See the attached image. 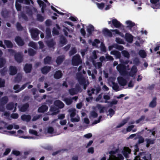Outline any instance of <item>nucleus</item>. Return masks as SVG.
<instances>
[{"label": "nucleus", "instance_id": "f257e3e1", "mask_svg": "<svg viewBox=\"0 0 160 160\" xmlns=\"http://www.w3.org/2000/svg\"><path fill=\"white\" fill-rule=\"evenodd\" d=\"M118 149H117L114 151H111L109 152L110 154L109 159L108 160H123L124 159L123 156L121 154L116 155V153L118 152Z\"/></svg>", "mask_w": 160, "mask_h": 160}, {"label": "nucleus", "instance_id": "f03ea898", "mask_svg": "<svg viewBox=\"0 0 160 160\" xmlns=\"http://www.w3.org/2000/svg\"><path fill=\"white\" fill-rule=\"evenodd\" d=\"M121 75L125 78H128L130 77L135 78L136 72V71H129L127 72V71H119Z\"/></svg>", "mask_w": 160, "mask_h": 160}, {"label": "nucleus", "instance_id": "7ed1b4c3", "mask_svg": "<svg viewBox=\"0 0 160 160\" xmlns=\"http://www.w3.org/2000/svg\"><path fill=\"white\" fill-rule=\"evenodd\" d=\"M82 63V61L79 54H76L72 57V63L73 66H78Z\"/></svg>", "mask_w": 160, "mask_h": 160}, {"label": "nucleus", "instance_id": "20e7f679", "mask_svg": "<svg viewBox=\"0 0 160 160\" xmlns=\"http://www.w3.org/2000/svg\"><path fill=\"white\" fill-rule=\"evenodd\" d=\"M30 32L32 38L34 40H37L38 39L40 31L38 29H32L30 30Z\"/></svg>", "mask_w": 160, "mask_h": 160}, {"label": "nucleus", "instance_id": "39448f33", "mask_svg": "<svg viewBox=\"0 0 160 160\" xmlns=\"http://www.w3.org/2000/svg\"><path fill=\"white\" fill-rule=\"evenodd\" d=\"M159 0H150L152 4L151 7L154 9L160 8V1Z\"/></svg>", "mask_w": 160, "mask_h": 160}, {"label": "nucleus", "instance_id": "423d86ee", "mask_svg": "<svg viewBox=\"0 0 160 160\" xmlns=\"http://www.w3.org/2000/svg\"><path fill=\"white\" fill-rule=\"evenodd\" d=\"M15 60L18 63L21 62L23 60V55L21 52H18L14 55Z\"/></svg>", "mask_w": 160, "mask_h": 160}, {"label": "nucleus", "instance_id": "0eeeda50", "mask_svg": "<svg viewBox=\"0 0 160 160\" xmlns=\"http://www.w3.org/2000/svg\"><path fill=\"white\" fill-rule=\"evenodd\" d=\"M143 154L144 155V153H142V154L140 156H136L134 160H141V158H143L144 160H148L151 159V155L150 154L148 153L145 156L143 157Z\"/></svg>", "mask_w": 160, "mask_h": 160}, {"label": "nucleus", "instance_id": "6e6552de", "mask_svg": "<svg viewBox=\"0 0 160 160\" xmlns=\"http://www.w3.org/2000/svg\"><path fill=\"white\" fill-rule=\"evenodd\" d=\"M15 41L18 46H22L24 45V41L20 36H16L15 38Z\"/></svg>", "mask_w": 160, "mask_h": 160}, {"label": "nucleus", "instance_id": "1a4fd4ad", "mask_svg": "<svg viewBox=\"0 0 160 160\" xmlns=\"http://www.w3.org/2000/svg\"><path fill=\"white\" fill-rule=\"evenodd\" d=\"M125 38L126 41L129 43H132L133 40V36L129 33H126Z\"/></svg>", "mask_w": 160, "mask_h": 160}, {"label": "nucleus", "instance_id": "9d476101", "mask_svg": "<svg viewBox=\"0 0 160 160\" xmlns=\"http://www.w3.org/2000/svg\"><path fill=\"white\" fill-rule=\"evenodd\" d=\"M45 43L49 48H53L56 44V42L52 39L46 41Z\"/></svg>", "mask_w": 160, "mask_h": 160}, {"label": "nucleus", "instance_id": "9b49d317", "mask_svg": "<svg viewBox=\"0 0 160 160\" xmlns=\"http://www.w3.org/2000/svg\"><path fill=\"white\" fill-rule=\"evenodd\" d=\"M131 152V150L128 148L124 147L122 152L125 157L127 158L128 155Z\"/></svg>", "mask_w": 160, "mask_h": 160}, {"label": "nucleus", "instance_id": "f8f14e48", "mask_svg": "<svg viewBox=\"0 0 160 160\" xmlns=\"http://www.w3.org/2000/svg\"><path fill=\"white\" fill-rule=\"evenodd\" d=\"M65 58V57L64 55H60L58 57L56 61V62L57 65H59L63 62Z\"/></svg>", "mask_w": 160, "mask_h": 160}, {"label": "nucleus", "instance_id": "ddd939ff", "mask_svg": "<svg viewBox=\"0 0 160 160\" xmlns=\"http://www.w3.org/2000/svg\"><path fill=\"white\" fill-rule=\"evenodd\" d=\"M78 98V97L76 96L71 98H65L63 100V101L65 102L66 104L69 105L72 103L73 100H74L75 101H76Z\"/></svg>", "mask_w": 160, "mask_h": 160}, {"label": "nucleus", "instance_id": "4468645a", "mask_svg": "<svg viewBox=\"0 0 160 160\" xmlns=\"http://www.w3.org/2000/svg\"><path fill=\"white\" fill-rule=\"evenodd\" d=\"M117 80L119 84L122 86L125 85L127 83L126 80L123 78L122 77H119L118 78Z\"/></svg>", "mask_w": 160, "mask_h": 160}, {"label": "nucleus", "instance_id": "2eb2a0df", "mask_svg": "<svg viewBox=\"0 0 160 160\" xmlns=\"http://www.w3.org/2000/svg\"><path fill=\"white\" fill-rule=\"evenodd\" d=\"M27 85V83L23 85L20 88H19V87L18 85H15L13 87V88L15 90H16L15 92H18L23 89L26 87Z\"/></svg>", "mask_w": 160, "mask_h": 160}, {"label": "nucleus", "instance_id": "dca6fc26", "mask_svg": "<svg viewBox=\"0 0 160 160\" xmlns=\"http://www.w3.org/2000/svg\"><path fill=\"white\" fill-rule=\"evenodd\" d=\"M112 23L113 26L116 28H120L122 25V24L116 19L112 20Z\"/></svg>", "mask_w": 160, "mask_h": 160}, {"label": "nucleus", "instance_id": "f3484780", "mask_svg": "<svg viewBox=\"0 0 160 160\" xmlns=\"http://www.w3.org/2000/svg\"><path fill=\"white\" fill-rule=\"evenodd\" d=\"M103 34L105 36L112 37V33L108 29L104 28L102 31Z\"/></svg>", "mask_w": 160, "mask_h": 160}, {"label": "nucleus", "instance_id": "a211bd4d", "mask_svg": "<svg viewBox=\"0 0 160 160\" xmlns=\"http://www.w3.org/2000/svg\"><path fill=\"white\" fill-rule=\"evenodd\" d=\"M109 82L110 84L112 85V88L114 90L116 91L120 90L117 84L115 83L113 81H111L110 79L109 80Z\"/></svg>", "mask_w": 160, "mask_h": 160}, {"label": "nucleus", "instance_id": "6ab92c4d", "mask_svg": "<svg viewBox=\"0 0 160 160\" xmlns=\"http://www.w3.org/2000/svg\"><path fill=\"white\" fill-rule=\"evenodd\" d=\"M54 104L55 106L60 108H63L64 105L63 103L59 100H57L55 101Z\"/></svg>", "mask_w": 160, "mask_h": 160}, {"label": "nucleus", "instance_id": "aec40b11", "mask_svg": "<svg viewBox=\"0 0 160 160\" xmlns=\"http://www.w3.org/2000/svg\"><path fill=\"white\" fill-rule=\"evenodd\" d=\"M87 31L89 35H90L92 34V32L94 31V27L92 25L89 24L87 28Z\"/></svg>", "mask_w": 160, "mask_h": 160}, {"label": "nucleus", "instance_id": "412c9836", "mask_svg": "<svg viewBox=\"0 0 160 160\" xmlns=\"http://www.w3.org/2000/svg\"><path fill=\"white\" fill-rule=\"evenodd\" d=\"M157 98L156 97H153L152 101L150 102L149 104V107L152 108H153L156 107L157 105Z\"/></svg>", "mask_w": 160, "mask_h": 160}, {"label": "nucleus", "instance_id": "4be33fe9", "mask_svg": "<svg viewBox=\"0 0 160 160\" xmlns=\"http://www.w3.org/2000/svg\"><path fill=\"white\" fill-rule=\"evenodd\" d=\"M100 90V87H98L96 89H92L91 90H89L88 91V95L90 96L92 95V93H94L95 92L96 94L98 93Z\"/></svg>", "mask_w": 160, "mask_h": 160}, {"label": "nucleus", "instance_id": "5701e85b", "mask_svg": "<svg viewBox=\"0 0 160 160\" xmlns=\"http://www.w3.org/2000/svg\"><path fill=\"white\" fill-rule=\"evenodd\" d=\"M4 42L7 48H13V44L10 41L5 40L4 41Z\"/></svg>", "mask_w": 160, "mask_h": 160}, {"label": "nucleus", "instance_id": "b1692460", "mask_svg": "<svg viewBox=\"0 0 160 160\" xmlns=\"http://www.w3.org/2000/svg\"><path fill=\"white\" fill-rule=\"evenodd\" d=\"M77 77L80 82L81 80L82 81L81 82L82 83L84 84V82H85V83H87L86 84L88 85V82L86 81V80L82 77V76L81 74H78L77 75Z\"/></svg>", "mask_w": 160, "mask_h": 160}, {"label": "nucleus", "instance_id": "393cba45", "mask_svg": "<svg viewBox=\"0 0 160 160\" xmlns=\"http://www.w3.org/2000/svg\"><path fill=\"white\" fill-rule=\"evenodd\" d=\"M92 62L93 66L96 69H99L102 66V62H96L95 61H93Z\"/></svg>", "mask_w": 160, "mask_h": 160}, {"label": "nucleus", "instance_id": "a878e982", "mask_svg": "<svg viewBox=\"0 0 160 160\" xmlns=\"http://www.w3.org/2000/svg\"><path fill=\"white\" fill-rule=\"evenodd\" d=\"M126 23L127 25V27L130 29H131L132 27L135 25V23L130 20L127 21Z\"/></svg>", "mask_w": 160, "mask_h": 160}, {"label": "nucleus", "instance_id": "bb28decb", "mask_svg": "<svg viewBox=\"0 0 160 160\" xmlns=\"http://www.w3.org/2000/svg\"><path fill=\"white\" fill-rule=\"evenodd\" d=\"M111 53L115 55L117 58L119 59L121 57L120 52L116 50H114L111 52Z\"/></svg>", "mask_w": 160, "mask_h": 160}, {"label": "nucleus", "instance_id": "cd10ccee", "mask_svg": "<svg viewBox=\"0 0 160 160\" xmlns=\"http://www.w3.org/2000/svg\"><path fill=\"white\" fill-rule=\"evenodd\" d=\"M46 35L45 38L47 39H49L51 38L52 35L51 34V31L50 29L49 28H47L46 30Z\"/></svg>", "mask_w": 160, "mask_h": 160}, {"label": "nucleus", "instance_id": "c85d7f7f", "mask_svg": "<svg viewBox=\"0 0 160 160\" xmlns=\"http://www.w3.org/2000/svg\"><path fill=\"white\" fill-rule=\"evenodd\" d=\"M60 43L62 46L66 44L67 43V40L66 38L64 36H61L60 38Z\"/></svg>", "mask_w": 160, "mask_h": 160}, {"label": "nucleus", "instance_id": "c756f323", "mask_svg": "<svg viewBox=\"0 0 160 160\" xmlns=\"http://www.w3.org/2000/svg\"><path fill=\"white\" fill-rule=\"evenodd\" d=\"M17 105V104L16 103L15 104L13 103H10L8 104L7 106V108L9 110H12L13 108H14V111H15L16 109V107Z\"/></svg>", "mask_w": 160, "mask_h": 160}, {"label": "nucleus", "instance_id": "7c9ffc66", "mask_svg": "<svg viewBox=\"0 0 160 160\" xmlns=\"http://www.w3.org/2000/svg\"><path fill=\"white\" fill-rule=\"evenodd\" d=\"M117 70H127L126 66L122 63L117 65Z\"/></svg>", "mask_w": 160, "mask_h": 160}, {"label": "nucleus", "instance_id": "2f4dec72", "mask_svg": "<svg viewBox=\"0 0 160 160\" xmlns=\"http://www.w3.org/2000/svg\"><path fill=\"white\" fill-rule=\"evenodd\" d=\"M48 109V107L46 105H43L40 107L38 109V111L40 112H43L46 111Z\"/></svg>", "mask_w": 160, "mask_h": 160}, {"label": "nucleus", "instance_id": "473e14b6", "mask_svg": "<svg viewBox=\"0 0 160 160\" xmlns=\"http://www.w3.org/2000/svg\"><path fill=\"white\" fill-rule=\"evenodd\" d=\"M21 119L23 121L28 122L30 120L31 117L30 115H24L22 116Z\"/></svg>", "mask_w": 160, "mask_h": 160}, {"label": "nucleus", "instance_id": "72a5a7b5", "mask_svg": "<svg viewBox=\"0 0 160 160\" xmlns=\"http://www.w3.org/2000/svg\"><path fill=\"white\" fill-rule=\"evenodd\" d=\"M2 16L4 18H7L9 15V12L6 10H3L1 12Z\"/></svg>", "mask_w": 160, "mask_h": 160}, {"label": "nucleus", "instance_id": "f704fd0d", "mask_svg": "<svg viewBox=\"0 0 160 160\" xmlns=\"http://www.w3.org/2000/svg\"><path fill=\"white\" fill-rule=\"evenodd\" d=\"M16 26L18 31H22L23 29V27L22 26L21 23L19 22L16 23Z\"/></svg>", "mask_w": 160, "mask_h": 160}, {"label": "nucleus", "instance_id": "c9c22d12", "mask_svg": "<svg viewBox=\"0 0 160 160\" xmlns=\"http://www.w3.org/2000/svg\"><path fill=\"white\" fill-rule=\"evenodd\" d=\"M69 111L70 112L71 118L75 117L76 115V110L75 109H69Z\"/></svg>", "mask_w": 160, "mask_h": 160}, {"label": "nucleus", "instance_id": "e433bc0d", "mask_svg": "<svg viewBox=\"0 0 160 160\" xmlns=\"http://www.w3.org/2000/svg\"><path fill=\"white\" fill-rule=\"evenodd\" d=\"M140 56L142 58H144L146 56V53L143 50H140L138 52Z\"/></svg>", "mask_w": 160, "mask_h": 160}, {"label": "nucleus", "instance_id": "4c0bfd02", "mask_svg": "<svg viewBox=\"0 0 160 160\" xmlns=\"http://www.w3.org/2000/svg\"><path fill=\"white\" fill-rule=\"evenodd\" d=\"M80 120V118L78 115L75 117H72L71 118V121L72 122H79Z\"/></svg>", "mask_w": 160, "mask_h": 160}, {"label": "nucleus", "instance_id": "58836bf2", "mask_svg": "<svg viewBox=\"0 0 160 160\" xmlns=\"http://www.w3.org/2000/svg\"><path fill=\"white\" fill-rule=\"evenodd\" d=\"M62 74L60 71H58L56 72L54 75V77L56 79H59L62 76Z\"/></svg>", "mask_w": 160, "mask_h": 160}, {"label": "nucleus", "instance_id": "ea45409f", "mask_svg": "<svg viewBox=\"0 0 160 160\" xmlns=\"http://www.w3.org/2000/svg\"><path fill=\"white\" fill-rule=\"evenodd\" d=\"M50 110L53 112L52 113V115H54L57 114L59 112L58 109L54 108V107H51L50 108Z\"/></svg>", "mask_w": 160, "mask_h": 160}, {"label": "nucleus", "instance_id": "a19ab883", "mask_svg": "<svg viewBox=\"0 0 160 160\" xmlns=\"http://www.w3.org/2000/svg\"><path fill=\"white\" fill-rule=\"evenodd\" d=\"M32 65L31 64L26 63L24 67L23 70H32Z\"/></svg>", "mask_w": 160, "mask_h": 160}, {"label": "nucleus", "instance_id": "79ce46f5", "mask_svg": "<svg viewBox=\"0 0 160 160\" xmlns=\"http://www.w3.org/2000/svg\"><path fill=\"white\" fill-rule=\"evenodd\" d=\"M146 142V146L147 147H149L150 144H153L154 143V140L153 139H146L145 140Z\"/></svg>", "mask_w": 160, "mask_h": 160}, {"label": "nucleus", "instance_id": "37998d69", "mask_svg": "<svg viewBox=\"0 0 160 160\" xmlns=\"http://www.w3.org/2000/svg\"><path fill=\"white\" fill-rule=\"evenodd\" d=\"M28 107V105L27 103L22 106H21V107L19 106V108L20 111L22 112H24L26 110Z\"/></svg>", "mask_w": 160, "mask_h": 160}, {"label": "nucleus", "instance_id": "c03bdc74", "mask_svg": "<svg viewBox=\"0 0 160 160\" xmlns=\"http://www.w3.org/2000/svg\"><path fill=\"white\" fill-rule=\"evenodd\" d=\"M134 127V126L133 125H131L128 127L127 128V132H130L131 130H132V132H135L137 131V129L136 128H134L133 129V128Z\"/></svg>", "mask_w": 160, "mask_h": 160}, {"label": "nucleus", "instance_id": "a18cd8bd", "mask_svg": "<svg viewBox=\"0 0 160 160\" xmlns=\"http://www.w3.org/2000/svg\"><path fill=\"white\" fill-rule=\"evenodd\" d=\"M52 58L49 56H47L44 59V62L45 64H49L50 63Z\"/></svg>", "mask_w": 160, "mask_h": 160}, {"label": "nucleus", "instance_id": "49530a36", "mask_svg": "<svg viewBox=\"0 0 160 160\" xmlns=\"http://www.w3.org/2000/svg\"><path fill=\"white\" fill-rule=\"evenodd\" d=\"M96 108L99 110L100 113L104 112L105 109V108L104 107L102 106L99 104L97 105Z\"/></svg>", "mask_w": 160, "mask_h": 160}, {"label": "nucleus", "instance_id": "de8ad7c7", "mask_svg": "<svg viewBox=\"0 0 160 160\" xmlns=\"http://www.w3.org/2000/svg\"><path fill=\"white\" fill-rule=\"evenodd\" d=\"M36 53V52L32 49L29 48L28 49V53L30 56H33Z\"/></svg>", "mask_w": 160, "mask_h": 160}, {"label": "nucleus", "instance_id": "09e8293b", "mask_svg": "<svg viewBox=\"0 0 160 160\" xmlns=\"http://www.w3.org/2000/svg\"><path fill=\"white\" fill-rule=\"evenodd\" d=\"M97 58V56L96 52L94 51L92 52V55L90 57V58L91 59L92 62L93 61H95V59Z\"/></svg>", "mask_w": 160, "mask_h": 160}, {"label": "nucleus", "instance_id": "8fccbe9b", "mask_svg": "<svg viewBox=\"0 0 160 160\" xmlns=\"http://www.w3.org/2000/svg\"><path fill=\"white\" fill-rule=\"evenodd\" d=\"M114 47L120 51H122L124 49V47L123 46L120 45H119L117 44H115L114 45Z\"/></svg>", "mask_w": 160, "mask_h": 160}, {"label": "nucleus", "instance_id": "3c124183", "mask_svg": "<svg viewBox=\"0 0 160 160\" xmlns=\"http://www.w3.org/2000/svg\"><path fill=\"white\" fill-rule=\"evenodd\" d=\"M37 19L38 21L42 22L44 20V18L41 15L38 14L37 15Z\"/></svg>", "mask_w": 160, "mask_h": 160}, {"label": "nucleus", "instance_id": "603ef678", "mask_svg": "<svg viewBox=\"0 0 160 160\" xmlns=\"http://www.w3.org/2000/svg\"><path fill=\"white\" fill-rule=\"evenodd\" d=\"M129 118H127L124 119L121 122V123L119 125L118 127L120 128L123 125H124L125 123H126L128 121Z\"/></svg>", "mask_w": 160, "mask_h": 160}, {"label": "nucleus", "instance_id": "864d4df0", "mask_svg": "<svg viewBox=\"0 0 160 160\" xmlns=\"http://www.w3.org/2000/svg\"><path fill=\"white\" fill-rule=\"evenodd\" d=\"M123 55L125 58H129L130 57V54L129 52L127 51L123 50L122 51Z\"/></svg>", "mask_w": 160, "mask_h": 160}, {"label": "nucleus", "instance_id": "5fc2aeb1", "mask_svg": "<svg viewBox=\"0 0 160 160\" xmlns=\"http://www.w3.org/2000/svg\"><path fill=\"white\" fill-rule=\"evenodd\" d=\"M8 99L7 97H4L0 100V103L1 104H5L8 102Z\"/></svg>", "mask_w": 160, "mask_h": 160}, {"label": "nucleus", "instance_id": "6e6d98bb", "mask_svg": "<svg viewBox=\"0 0 160 160\" xmlns=\"http://www.w3.org/2000/svg\"><path fill=\"white\" fill-rule=\"evenodd\" d=\"M98 116V114L94 111L91 112L90 113L89 118H95Z\"/></svg>", "mask_w": 160, "mask_h": 160}, {"label": "nucleus", "instance_id": "4d7b16f0", "mask_svg": "<svg viewBox=\"0 0 160 160\" xmlns=\"http://www.w3.org/2000/svg\"><path fill=\"white\" fill-rule=\"evenodd\" d=\"M28 46L31 47L34 49H36L37 48V46L36 44L34 42L31 41L29 42L28 44Z\"/></svg>", "mask_w": 160, "mask_h": 160}, {"label": "nucleus", "instance_id": "13d9d810", "mask_svg": "<svg viewBox=\"0 0 160 160\" xmlns=\"http://www.w3.org/2000/svg\"><path fill=\"white\" fill-rule=\"evenodd\" d=\"M5 63V60L3 58L0 57V68L2 67Z\"/></svg>", "mask_w": 160, "mask_h": 160}, {"label": "nucleus", "instance_id": "bf43d9fd", "mask_svg": "<svg viewBox=\"0 0 160 160\" xmlns=\"http://www.w3.org/2000/svg\"><path fill=\"white\" fill-rule=\"evenodd\" d=\"M77 52V51L75 48H72L69 52V55L70 56H72Z\"/></svg>", "mask_w": 160, "mask_h": 160}, {"label": "nucleus", "instance_id": "052dcab7", "mask_svg": "<svg viewBox=\"0 0 160 160\" xmlns=\"http://www.w3.org/2000/svg\"><path fill=\"white\" fill-rule=\"evenodd\" d=\"M115 41L118 44H124V41L122 39L119 38H116Z\"/></svg>", "mask_w": 160, "mask_h": 160}, {"label": "nucleus", "instance_id": "680f3d73", "mask_svg": "<svg viewBox=\"0 0 160 160\" xmlns=\"http://www.w3.org/2000/svg\"><path fill=\"white\" fill-rule=\"evenodd\" d=\"M69 92L70 95H73L77 94L78 91L75 89H72L69 90Z\"/></svg>", "mask_w": 160, "mask_h": 160}, {"label": "nucleus", "instance_id": "e2e57ef3", "mask_svg": "<svg viewBox=\"0 0 160 160\" xmlns=\"http://www.w3.org/2000/svg\"><path fill=\"white\" fill-rule=\"evenodd\" d=\"M118 101L116 100H113L111 102H109V106L110 107L112 106L113 105H116L118 103Z\"/></svg>", "mask_w": 160, "mask_h": 160}, {"label": "nucleus", "instance_id": "0e129e2a", "mask_svg": "<svg viewBox=\"0 0 160 160\" xmlns=\"http://www.w3.org/2000/svg\"><path fill=\"white\" fill-rule=\"evenodd\" d=\"M115 113L114 111L112 109H110L108 110V116H109L110 117H111Z\"/></svg>", "mask_w": 160, "mask_h": 160}, {"label": "nucleus", "instance_id": "69168bd1", "mask_svg": "<svg viewBox=\"0 0 160 160\" xmlns=\"http://www.w3.org/2000/svg\"><path fill=\"white\" fill-rule=\"evenodd\" d=\"M38 2L40 7L43 6V7H46V4L42 1V0L38 1Z\"/></svg>", "mask_w": 160, "mask_h": 160}, {"label": "nucleus", "instance_id": "338daca9", "mask_svg": "<svg viewBox=\"0 0 160 160\" xmlns=\"http://www.w3.org/2000/svg\"><path fill=\"white\" fill-rule=\"evenodd\" d=\"M47 131L48 133L50 134H52L54 132V129L52 127H48L47 129Z\"/></svg>", "mask_w": 160, "mask_h": 160}, {"label": "nucleus", "instance_id": "774afa93", "mask_svg": "<svg viewBox=\"0 0 160 160\" xmlns=\"http://www.w3.org/2000/svg\"><path fill=\"white\" fill-rule=\"evenodd\" d=\"M100 43V41L99 40L97 39H95L94 42H93L92 43V45L93 46H95L96 45V44H98Z\"/></svg>", "mask_w": 160, "mask_h": 160}]
</instances>
